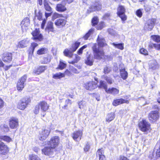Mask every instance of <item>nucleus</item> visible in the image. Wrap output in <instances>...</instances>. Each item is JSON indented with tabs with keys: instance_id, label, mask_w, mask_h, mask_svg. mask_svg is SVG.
I'll use <instances>...</instances> for the list:
<instances>
[{
	"instance_id": "nucleus-1",
	"label": "nucleus",
	"mask_w": 160,
	"mask_h": 160,
	"mask_svg": "<svg viewBox=\"0 0 160 160\" xmlns=\"http://www.w3.org/2000/svg\"><path fill=\"white\" fill-rule=\"evenodd\" d=\"M49 106L47 103L44 101H42L38 102L35 108L34 113L36 114L39 113L40 109L42 112H45L49 108Z\"/></svg>"
},
{
	"instance_id": "nucleus-2",
	"label": "nucleus",
	"mask_w": 160,
	"mask_h": 160,
	"mask_svg": "<svg viewBox=\"0 0 160 160\" xmlns=\"http://www.w3.org/2000/svg\"><path fill=\"white\" fill-rule=\"evenodd\" d=\"M92 49L95 59L100 60L105 58L104 52L98 48V46L96 44H94L92 47Z\"/></svg>"
},
{
	"instance_id": "nucleus-3",
	"label": "nucleus",
	"mask_w": 160,
	"mask_h": 160,
	"mask_svg": "<svg viewBox=\"0 0 160 160\" xmlns=\"http://www.w3.org/2000/svg\"><path fill=\"white\" fill-rule=\"evenodd\" d=\"M80 44V42H76L72 45L71 48L69 50L66 49L63 52L64 55L70 58H72L73 56L72 52L76 50Z\"/></svg>"
},
{
	"instance_id": "nucleus-4",
	"label": "nucleus",
	"mask_w": 160,
	"mask_h": 160,
	"mask_svg": "<svg viewBox=\"0 0 160 160\" xmlns=\"http://www.w3.org/2000/svg\"><path fill=\"white\" fill-rule=\"evenodd\" d=\"M139 126L142 131L147 133L150 132L151 130L150 123L145 120H142L139 123Z\"/></svg>"
},
{
	"instance_id": "nucleus-5",
	"label": "nucleus",
	"mask_w": 160,
	"mask_h": 160,
	"mask_svg": "<svg viewBox=\"0 0 160 160\" xmlns=\"http://www.w3.org/2000/svg\"><path fill=\"white\" fill-rule=\"evenodd\" d=\"M30 102L31 100L29 98H23L20 100L18 104L17 108L20 110H24Z\"/></svg>"
},
{
	"instance_id": "nucleus-6",
	"label": "nucleus",
	"mask_w": 160,
	"mask_h": 160,
	"mask_svg": "<svg viewBox=\"0 0 160 160\" xmlns=\"http://www.w3.org/2000/svg\"><path fill=\"white\" fill-rule=\"evenodd\" d=\"M27 78V75H24L18 80L17 84V88L18 91H21L24 88L25 85V82Z\"/></svg>"
},
{
	"instance_id": "nucleus-7",
	"label": "nucleus",
	"mask_w": 160,
	"mask_h": 160,
	"mask_svg": "<svg viewBox=\"0 0 160 160\" xmlns=\"http://www.w3.org/2000/svg\"><path fill=\"white\" fill-rule=\"evenodd\" d=\"M125 11L124 6L121 5L119 6L117 9V14L123 21L127 19V16L125 14Z\"/></svg>"
},
{
	"instance_id": "nucleus-8",
	"label": "nucleus",
	"mask_w": 160,
	"mask_h": 160,
	"mask_svg": "<svg viewBox=\"0 0 160 160\" xmlns=\"http://www.w3.org/2000/svg\"><path fill=\"white\" fill-rule=\"evenodd\" d=\"M50 131V129H42V131L40 132L39 136V139L41 141H43L46 139L48 136Z\"/></svg>"
},
{
	"instance_id": "nucleus-9",
	"label": "nucleus",
	"mask_w": 160,
	"mask_h": 160,
	"mask_svg": "<svg viewBox=\"0 0 160 160\" xmlns=\"http://www.w3.org/2000/svg\"><path fill=\"white\" fill-rule=\"evenodd\" d=\"M84 87L87 90H92L98 87L97 83L93 81H90L85 83Z\"/></svg>"
},
{
	"instance_id": "nucleus-10",
	"label": "nucleus",
	"mask_w": 160,
	"mask_h": 160,
	"mask_svg": "<svg viewBox=\"0 0 160 160\" xmlns=\"http://www.w3.org/2000/svg\"><path fill=\"white\" fill-rule=\"evenodd\" d=\"M32 34L33 36L32 38L36 41H41L42 39V35L40 33L39 29H36L32 32Z\"/></svg>"
},
{
	"instance_id": "nucleus-11",
	"label": "nucleus",
	"mask_w": 160,
	"mask_h": 160,
	"mask_svg": "<svg viewBox=\"0 0 160 160\" xmlns=\"http://www.w3.org/2000/svg\"><path fill=\"white\" fill-rule=\"evenodd\" d=\"M156 20L154 19H149L145 24L144 26V29L146 30L151 31L153 28Z\"/></svg>"
},
{
	"instance_id": "nucleus-12",
	"label": "nucleus",
	"mask_w": 160,
	"mask_h": 160,
	"mask_svg": "<svg viewBox=\"0 0 160 160\" xmlns=\"http://www.w3.org/2000/svg\"><path fill=\"white\" fill-rule=\"evenodd\" d=\"M149 120L152 122H154L157 120L159 118V114L158 111L151 112L148 115Z\"/></svg>"
},
{
	"instance_id": "nucleus-13",
	"label": "nucleus",
	"mask_w": 160,
	"mask_h": 160,
	"mask_svg": "<svg viewBox=\"0 0 160 160\" xmlns=\"http://www.w3.org/2000/svg\"><path fill=\"white\" fill-rule=\"evenodd\" d=\"M59 141V137L55 136L52 138L50 141L48 142V144L55 148V147L58 146Z\"/></svg>"
},
{
	"instance_id": "nucleus-14",
	"label": "nucleus",
	"mask_w": 160,
	"mask_h": 160,
	"mask_svg": "<svg viewBox=\"0 0 160 160\" xmlns=\"http://www.w3.org/2000/svg\"><path fill=\"white\" fill-rule=\"evenodd\" d=\"M54 151V148L50 146L46 147L42 149V152L45 155L50 156L53 154Z\"/></svg>"
},
{
	"instance_id": "nucleus-15",
	"label": "nucleus",
	"mask_w": 160,
	"mask_h": 160,
	"mask_svg": "<svg viewBox=\"0 0 160 160\" xmlns=\"http://www.w3.org/2000/svg\"><path fill=\"white\" fill-rule=\"evenodd\" d=\"M82 135V131L79 130L74 132L72 135V137L75 141H79L81 139Z\"/></svg>"
},
{
	"instance_id": "nucleus-16",
	"label": "nucleus",
	"mask_w": 160,
	"mask_h": 160,
	"mask_svg": "<svg viewBox=\"0 0 160 160\" xmlns=\"http://www.w3.org/2000/svg\"><path fill=\"white\" fill-rule=\"evenodd\" d=\"M2 59L4 62L9 63L12 59V54L11 53L8 52L4 53Z\"/></svg>"
},
{
	"instance_id": "nucleus-17",
	"label": "nucleus",
	"mask_w": 160,
	"mask_h": 160,
	"mask_svg": "<svg viewBox=\"0 0 160 160\" xmlns=\"http://www.w3.org/2000/svg\"><path fill=\"white\" fill-rule=\"evenodd\" d=\"M30 25V20L28 18H26L22 20L21 23V28L22 31L25 29V27L28 26Z\"/></svg>"
},
{
	"instance_id": "nucleus-18",
	"label": "nucleus",
	"mask_w": 160,
	"mask_h": 160,
	"mask_svg": "<svg viewBox=\"0 0 160 160\" xmlns=\"http://www.w3.org/2000/svg\"><path fill=\"white\" fill-rule=\"evenodd\" d=\"M18 119L12 118L9 121L10 127L12 129L16 128L18 125Z\"/></svg>"
},
{
	"instance_id": "nucleus-19",
	"label": "nucleus",
	"mask_w": 160,
	"mask_h": 160,
	"mask_svg": "<svg viewBox=\"0 0 160 160\" xmlns=\"http://www.w3.org/2000/svg\"><path fill=\"white\" fill-rule=\"evenodd\" d=\"M56 8L57 11L60 12H64L66 10L67 8L65 7L64 2L62 1L61 3L58 4Z\"/></svg>"
},
{
	"instance_id": "nucleus-20",
	"label": "nucleus",
	"mask_w": 160,
	"mask_h": 160,
	"mask_svg": "<svg viewBox=\"0 0 160 160\" xmlns=\"http://www.w3.org/2000/svg\"><path fill=\"white\" fill-rule=\"evenodd\" d=\"M125 103H129V101L127 100H126L124 99L121 98L114 100L112 102V104L114 106H117L119 104Z\"/></svg>"
},
{
	"instance_id": "nucleus-21",
	"label": "nucleus",
	"mask_w": 160,
	"mask_h": 160,
	"mask_svg": "<svg viewBox=\"0 0 160 160\" xmlns=\"http://www.w3.org/2000/svg\"><path fill=\"white\" fill-rule=\"evenodd\" d=\"M9 151V149L8 146L5 143L0 148V154L5 155L7 154Z\"/></svg>"
},
{
	"instance_id": "nucleus-22",
	"label": "nucleus",
	"mask_w": 160,
	"mask_h": 160,
	"mask_svg": "<svg viewBox=\"0 0 160 160\" xmlns=\"http://www.w3.org/2000/svg\"><path fill=\"white\" fill-rule=\"evenodd\" d=\"M94 59L93 56L90 55L87 56V58L85 60V63L88 65L90 66H92L93 64Z\"/></svg>"
},
{
	"instance_id": "nucleus-23",
	"label": "nucleus",
	"mask_w": 160,
	"mask_h": 160,
	"mask_svg": "<svg viewBox=\"0 0 160 160\" xmlns=\"http://www.w3.org/2000/svg\"><path fill=\"white\" fill-rule=\"evenodd\" d=\"M66 22L65 20L60 18L56 20L55 22V24L56 26L60 27L64 26L66 24Z\"/></svg>"
},
{
	"instance_id": "nucleus-24",
	"label": "nucleus",
	"mask_w": 160,
	"mask_h": 160,
	"mask_svg": "<svg viewBox=\"0 0 160 160\" xmlns=\"http://www.w3.org/2000/svg\"><path fill=\"white\" fill-rule=\"evenodd\" d=\"M29 42L26 39L23 40L19 42L18 47L19 48H24L29 45Z\"/></svg>"
},
{
	"instance_id": "nucleus-25",
	"label": "nucleus",
	"mask_w": 160,
	"mask_h": 160,
	"mask_svg": "<svg viewBox=\"0 0 160 160\" xmlns=\"http://www.w3.org/2000/svg\"><path fill=\"white\" fill-rule=\"evenodd\" d=\"M46 32H53L54 31V28L53 27V23L51 22H48L46 27L45 28Z\"/></svg>"
},
{
	"instance_id": "nucleus-26",
	"label": "nucleus",
	"mask_w": 160,
	"mask_h": 160,
	"mask_svg": "<svg viewBox=\"0 0 160 160\" xmlns=\"http://www.w3.org/2000/svg\"><path fill=\"white\" fill-rule=\"evenodd\" d=\"M119 92V89L114 88H108L106 92L108 93L114 95L118 94Z\"/></svg>"
},
{
	"instance_id": "nucleus-27",
	"label": "nucleus",
	"mask_w": 160,
	"mask_h": 160,
	"mask_svg": "<svg viewBox=\"0 0 160 160\" xmlns=\"http://www.w3.org/2000/svg\"><path fill=\"white\" fill-rule=\"evenodd\" d=\"M102 8V5L100 3H97L95 4V5L92 6L90 8V12L95 11L96 10L99 11Z\"/></svg>"
},
{
	"instance_id": "nucleus-28",
	"label": "nucleus",
	"mask_w": 160,
	"mask_h": 160,
	"mask_svg": "<svg viewBox=\"0 0 160 160\" xmlns=\"http://www.w3.org/2000/svg\"><path fill=\"white\" fill-rule=\"evenodd\" d=\"M120 75L123 80L126 79L128 78V73L125 68L121 69L120 70Z\"/></svg>"
},
{
	"instance_id": "nucleus-29",
	"label": "nucleus",
	"mask_w": 160,
	"mask_h": 160,
	"mask_svg": "<svg viewBox=\"0 0 160 160\" xmlns=\"http://www.w3.org/2000/svg\"><path fill=\"white\" fill-rule=\"evenodd\" d=\"M98 45L100 47H102L107 45L104 39L103 38L100 37V35L98 36Z\"/></svg>"
},
{
	"instance_id": "nucleus-30",
	"label": "nucleus",
	"mask_w": 160,
	"mask_h": 160,
	"mask_svg": "<svg viewBox=\"0 0 160 160\" xmlns=\"http://www.w3.org/2000/svg\"><path fill=\"white\" fill-rule=\"evenodd\" d=\"M98 87L99 88H103L107 92V90H108L107 88V83L104 81L100 80L99 82V84L98 85Z\"/></svg>"
},
{
	"instance_id": "nucleus-31",
	"label": "nucleus",
	"mask_w": 160,
	"mask_h": 160,
	"mask_svg": "<svg viewBox=\"0 0 160 160\" xmlns=\"http://www.w3.org/2000/svg\"><path fill=\"white\" fill-rule=\"evenodd\" d=\"M47 68L46 66H41L39 67L36 71L34 72V73L37 74H39L41 73L44 72V71Z\"/></svg>"
},
{
	"instance_id": "nucleus-32",
	"label": "nucleus",
	"mask_w": 160,
	"mask_h": 160,
	"mask_svg": "<svg viewBox=\"0 0 160 160\" xmlns=\"http://www.w3.org/2000/svg\"><path fill=\"white\" fill-rule=\"evenodd\" d=\"M115 114L114 113L108 114L106 118V121L108 122L112 121L115 118Z\"/></svg>"
},
{
	"instance_id": "nucleus-33",
	"label": "nucleus",
	"mask_w": 160,
	"mask_h": 160,
	"mask_svg": "<svg viewBox=\"0 0 160 160\" xmlns=\"http://www.w3.org/2000/svg\"><path fill=\"white\" fill-rule=\"evenodd\" d=\"M111 44L115 48L122 50L124 48L123 43H111Z\"/></svg>"
},
{
	"instance_id": "nucleus-34",
	"label": "nucleus",
	"mask_w": 160,
	"mask_h": 160,
	"mask_svg": "<svg viewBox=\"0 0 160 160\" xmlns=\"http://www.w3.org/2000/svg\"><path fill=\"white\" fill-rule=\"evenodd\" d=\"M65 77V74L59 72L53 75V78L55 79H59Z\"/></svg>"
},
{
	"instance_id": "nucleus-35",
	"label": "nucleus",
	"mask_w": 160,
	"mask_h": 160,
	"mask_svg": "<svg viewBox=\"0 0 160 160\" xmlns=\"http://www.w3.org/2000/svg\"><path fill=\"white\" fill-rule=\"evenodd\" d=\"M0 139L8 142H9L12 141V139L10 138V137L5 135L0 136Z\"/></svg>"
},
{
	"instance_id": "nucleus-36",
	"label": "nucleus",
	"mask_w": 160,
	"mask_h": 160,
	"mask_svg": "<svg viewBox=\"0 0 160 160\" xmlns=\"http://www.w3.org/2000/svg\"><path fill=\"white\" fill-rule=\"evenodd\" d=\"M94 29L91 28L89 30L88 32L84 36L83 38L85 40H87L89 36L92 34L93 32Z\"/></svg>"
},
{
	"instance_id": "nucleus-37",
	"label": "nucleus",
	"mask_w": 160,
	"mask_h": 160,
	"mask_svg": "<svg viewBox=\"0 0 160 160\" xmlns=\"http://www.w3.org/2000/svg\"><path fill=\"white\" fill-rule=\"evenodd\" d=\"M48 49L46 48H42L38 50L37 52V53L38 55H41L46 53Z\"/></svg>"
},
{
	"instance_id": "nucleus-38",
	"label": "nucleus",
	"mask_w": 160,
	"mask_h": 160,
	"mask_svg": "<svg viewBox=\"0 0 160 160\" xmlns=\"http://www.w3.org/2000/svg\"><path fill=\"white\" fill-rule=\"evenodd\" d=\"M150 64V67L153 69H155L158 68V63L156 61H153Z\"/></svg>"
},
{
	"instance_id": "nucleus-39",
	"label": "nucleus",
	"mask_w": 160,
	"mask_h": 160,
	"mask_svg": "<svg viewBox=\"0 0 160 160\" xmlns=\"http://www.w3.org/2000/svg\"><path fill=\"white\" fill-rule=\"evenodd\" d=\"M104 78L107 81L108 83L109 84H112L114 82L113 80L111 77L105 76H103Z\"/></svg>"
},
{
	"instance_id": "nucleus-40",
	"label": "nucleus",
	"mask_w": 160,
	"mask_h": 160,
	"mask_svg": "<svg viewBox=\"0 0 160 160\" xmlns=\"http://www.w3.org/2000/svg\"><path fill=\"white\" fill-rule=\"evenodd\" d=\"M30 160H41L40 158L37 155L32 154L29 155Z\"/></svg>"
},
{
	"instance_id": "nucleus-41",
	"label": "nucleus",
	"mask_w": 160,
	"mask_h": 160,
	"mask_svg": "<svg viewBox=\"0 0 160 160\" xmlns=\"http://www.w3.org/2000/svg\"><path fill=\"white\" fill-rule=\"evenodd\" d=\"M112 68L111 67L108 66H106L103 69V72L105 74L109 73L111 71Z\"/></svg>"
},
{
	"instance_id": "nucleus-42",
	"label": "nucleus",
	"mask_w": 160,
	"mask_h": 160,
	"mask_svg": "<svg viewBox=\"0 0 160 160\" xmlns=\"http://www.w3.org/2000/svg\"><path fill=\"white\" fill-rule=\"evenodd\" d=\"M65 105L62 107L64 109H67V107L68 104L71 105L72 103L71 101L69 99H67L65 101Z\"/></svg>"
},
{
	"instance_id": "nucleus-43",
	"label": "nucleus",
	"mask_w": 160,
	"mask_h": 160,
	"mask_svg": "<svg viewBox=\"0 0 160 160\" xmlns=\"http://www.w3.org/2000/svg\"><path fill=\"white\" fill-rule=\"evenodd\" d=\"M152 39L154 41L158 42H160V36L158 35H153L151 36Z\"/></svg>"
},
{
	"instance_id": "nucleus-44",
	"label": "nucleus",
	"mask_w": 160,
	"mask_h": 160,
	"mask_svg": "<svg viewBox=\"0 0 160 160\" xmlns=\"http://www.w3.org/2000/svg\"><path fill=\"white\" fill-rule=\"evenodd\" d=\"M104 151L103 148H101L99 149H98L96 153V155L97 157L98 156L99 157L101 156V155H103L104 154Z\"/></svg>"
},
{
	"instance_id": "nucleus-45",
	"label": "nucleus",
	"mask_w": 160,
	"mask_h": 160,
	"mask_svg": "<svg viewBox=\"0 0 160 160\" xmlns=\"http://www.w3.org/2000/svg\"><path fill=\"white\" fill-rule=\"evenodd\" d=\"M44 4L46 10L49 12L51 11V8L49 5L48 3L46 1H44Z\"/></svg>"
},
{
	"instance_id": "nucleus-46",
	"label": "nucleus",
	"mask_w": 160,
	"mask_h": 160,
	"mask_svg": "<svg viewBox=\"0 0 160 160\" xmlns=\"http://www.w3.org/2000/svg\"><path fill=\"white\" fill-rule=\"evenodd\" d=\"M36 17H37V19L39 20H42V13L40 11H39L38 13L36 12V10L35 11Z\"/></svg>"
},
{
	"instance_id": "nucleus-47",
	"label": "nucleus",
	"mask_w": 160,
	"mask_h": 160,
	"mask_svg": "<svg viewBox=\"0 0 160 160\" xmlns=\"http://www.w3.org/2000/svg\"><path fill=\"white\" fill-rule=\"evenodd\" d=\"M75 59L73 61H72L71 62H69V63L73 64L75 62H77L80 59L81 57L80 56L76 54H75Z\"/></svg>"
},
{
	"instance_id": "nucleus-48",
	"label": "nucleus",
	"mask_w": 160,
	"mask_h": 160,
	"mask_svg": "<svg viewBox=\"0 0 160 160\" xmlns=\"http://www.w3.org/2000/svg\"><path fill=\"white\" fill-rule=\"evenodd\" d=\"M66 66V64L62 62L61 61H60L59 64L58 65V68H57V69H64Z\"/></svg>"
},
{
	"instance_id": "nucleus-49",
	"label": "nucleus",
	"mask_w": 160,
	"mask_h": 160,
	"mask_svg": "<svg viewBox=\"0 0 160 160\" xmlns=\"http://www.w3.org/2000/svg\"><path fill=\"white\" fill-rule=\"evenodd\" d=\"M87 46L86 45L83 46L78 50L77 52V53L80 55H81L82 53L83 49L87 48Z\"/></svg>"
},
{
	"instance_id": "nucleus-50",
	"label": "nucleus",
	"mask_w": 160,
	"mask_h": 160,
	"mask_svg": "<svg viewBox=\"0 0 160 160\" xmlns=\"http://www.w3.org/2000/svg\"><path fill=\"white\" fill-rule=\"evenodd\" d=\"M98 18L97 17H94L92 20V23L93 25H95L98 23Z\"/></svg>"
},
{
	"instance_id": "nucleus-51",
	"label": "nucleus",
	"mask_w": 160,
	"mask_h": 160,
	"mask_svg": "<svg viewBox=\"0 0 160 160\" xmlns=\"http://www.w3.org/2000/svg\"><path fill=\"white\" fill-rule=\"evenodd\" d=\"M86 102L85 101H82L81 102H78V105L79 106V108L82 109L84 106L85 105Z\"/></svg>"
},
{
	"instance_id": "nucleus-52",
	"label": "nucleus",
	"mask_w": 160,
	"mask_h": 160,
	"mask_svg": "<svg viewBox=\"0 0 160 160\" xmlns=\"http://www.w3.org/2000/svg\"><path fill=\"white\" fill-rule=\"evenodd\" d=\"M38 44L35 42H33L31 43V47L32 49V53H33L35 48L38 46Z\"/></svg>"
},
{
	"instance_id": "nucleus-53",
	"label": "nucleus",
	"mask_w": 160,
	"mask_h": 160,
	"mask_svg": "<svg viewBox=\"0 0 160 160\" xmlns=\"http://www.w3.org/2000/svg\"><path fill=\"white\" fill-rule=\"evenodd\" d=\"M50 61V59L48 57H44L43 58V61L42 62V63L44 64L47 63Z\"/></svg>"
},
{
	"instance_id": "nucleus-54",
	"label": "nucleus",
	"mask_w": 160,
	"mask_h": 160,
	"mask_svg": "<svg viewBox=\"0 0 160 160\" xmlns=\"http://www.w3.org/2000/svg\"><path fill=\"white\" fill-rule=\"evenodd\" d=\"M140 52L141 54L144 55H147L148 54V52L147 51L143 48H141L140 49Z\"/></svg>"
},
{
	"instance_id": "nucleus-55",
	"label": "nucleus",
	"mask_w": 160,
	"mask_h": 160,
	"mask_svg": "<svg viewBox=\"0 0 160 160\" xmlns=\"http://www.w3.org/2000/svg\"><path fill=\"white\" fill-rule=\"evenodd\" d=\"M70 69L73 73H79V71L77 69L73 67H70Z\"/></svg>"
},
{
	"instance_id": "nucleus-56",
	"label": "nucleus",
	"mask_w": 160,
	"mask_h": 160,
	"mask_svg": "<svg viewBox=\"0 0 160 160\" xmlns=\"http://www.w3.org/2000/svg\"><path fill=\"white\" fill-rule=\"evenodd\" d=\"M157 44H153V43H150L149 45V47L151 48H154L155 49H157Z\"/></svg>"
},
{
	"instance_id": "nucleus-57",
	"label": "nucleus",
	"mask_w": 160,
	"mask_h": 160,
	"mask_svg": "<svg viewBox=\"0 0 160 160\" xmlns=\"http://www.w3.org/2000/svg\"><path fill=\"white\" fill-rule=\"evenodd\" d=\"M62 17V15L58 13H55L53 16V18L54 19H56V18L61 17Z\"/></svg>"
},
{
	"instance_id": "nucleus-58",
	"label": "nucleus",
	"mask_w": 160,
	"mask_h": 160,
	"mask_svg": "<svg viewBox=\"0 0 160 160\" xmlns=\"http://www.w3.org/2000/svg\"><path fill=\"white\" fill-rule=\"evenodd\" d=\"M136 13L137 16L139 17H141L142 15V13L140 10H138L136 12Z\"/></svg>"
},
{
	"instance_id": "nucleus-59",
	"label": "nucleus",
	"mask_w": 160,
	"mask_h": 160,
	"mask_svg": "<svg viewBox=\"0 0 160 160\" xmlns=\"http://www.w3.org/2000/svg\"><path fill=\"white\" fill-rule=\"evenodd\" d=\"M90 148V146L89 144L88 143L87 144L84 148V151L86 152L88 151L89 149Z\"/></svg>"
},
{
	"instance_id": "nucleus-60",
	"label": "nucleus",
	"mask_w": 160,
	"mask_h": 160,
	"mask_svg": "<svg viewBox=\"0 0 160 160\" xmlns=\"http://www.w3.org/2000/svg\"><path fill=\"white\" fill-rule=\"evenodd\" d=\"M108 33L111 35H114L115 34V31L112 29H109L108 30Z\"/></svg>"
},
{
	"instance_id": "nucleus-61",
	"label": "nucleus",
	"mask_w": 160,
	"mask_h": 160,
	"mask_svg": "<svg viewBox=\"0 0 160 160\" xmlns=\"http://www.w3.org/2000/svg\"><path fill=\"white\" fill-rule=\"evenodd\" d=\"M104 23L103 22H101L98 26V29H101L104 27Z\"/></svg>"
},
{
	"instance_id": "nucleus-62",
	"label": "nucleus",
	"mask_w": 160,
	"mask_h": 160,
	"mask_svg": "<svg viewBox=\"0 0 160 160\" xmlns=\"http://www.w3.org/2000/svg\"><path fill=\"white\" fill-rule=\"evenodd\" d=\"M110 16V14L109 13H105L103 17V18L104 19H107Z\"/></svg>"
},
{
	"instance_id": "nucleus-63",
	"label": "nucleus",
	"mask_w": 160,
	"mask_h": 160,
	"mask_svg": "<svg viewBox=\"0 0 160 160\" xmlns=\"http://www.w3.org/2000/svg\"><path fill=\"white\" fill-rule=\"evenodd\" d=\"M46 21L45 19H44L42 22V23L41 24V28L42 29H43L45 26V25L46 23Z\"/></svg>"
},
{
	"instance_id": "nucleus-64",
	"label": "nucleus",
	"mask_w": 160,
	"mask_h": 160,
	"mask_svg": "<svg viewBox=\"0 0 160 160\" xmlns=\"http://www.w3.org/2000/svg\"><path fill=\"white\" fill-rule=\"evenodd\" d=\"M153 109H157L158 110H160V105L158 106L157 105H155L152 107Z\"/></svg>"
}]
</instances>
